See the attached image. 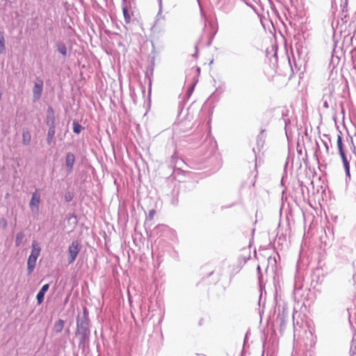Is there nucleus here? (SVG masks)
<instances>
[{
    "instance_id": "obj_3",
    "label": "nucleus",
    "mask_w": 356,
    "mask_h": 356,
    "mask_svg": "<svg viewBox=\"0 0 356 356\" xmlns=\"http://www.w3.org/2000/svg\"><path fill=\"white\" fill-rule=\"evenodd\" d=\"M80 250H81L80 242L78 241H72V243L69 245L68 250H67L68 263L69 264H72L75 261Z\"/></svg>"
},
{
    "instance_id": "obj_15",
    "label": "nucleus",
    "mask_w": 356,
    "mask_h": 356,
    "mask_svg": "<svg viewBox=\"0 0 356 356\" xmlns=\"http://www.w3.org/2000/svg\"><path fill=\"white\" fill-rule=\"evenodd\" d=\"M81 130V126L79 125L78 123H73V131L74 133L79 134Z\"/></svg>"
},
{
    "instance_id": "obj_5",
    "label": "nucleus",
    "mask_w": 356,
    "mask_h": 356,
    "mask_svg": "<svg viewBox=\"0 0 356 356\" xmlns=\"http://www.w3.org/2000/svg\"><path fill=\"white\" fill-rule=\"evenodd\" d=\"M40 202V195L39 193L35 192L32 195L31 200L30 201V207L32 210L35 209L38 210L39 204Z\"/></svg>"
},
{
    "instance_id": "obj_9",
    "label": "nucleus",
    "mask_w": 356,
    "mask_h": 356,
    "mask_svg": "<svg viewBox=\"0 0 356 356\" xmlns=\"http://www.w3.org/2000/svg\"><path fill=\"white\" fill-rule=\"evenodd\" d=\"M66 165L70 168V170H72L74 163V156L72 154L68 153L66 156L65 159Z\"/></svg>"
},
{
    "instance_id": "obj_11",
    "label": "nucleus",
    "mask_w": 356,
    "mask_h": 356,
    "mask_svg": "<svg viewBox=\"0 0 356 356\" xmlns=\"http://www.w3.org/2000/svg\"><path fill=\"white\" fill-rule=\"evenodd\" d=\"M24 237V234L23 232H19L16 236V241L15 243L17 246H19L21 243Z\"/></svg>"
},
{
    "instance_id": "obj_6",
    "label": "nucleus",
    "mask_w": 356,
    "mask_h": 356,
    "mask_svg": "<svg viewBox=\"0 0 356 356\" xmlns=\"http://www.w3.org/2000/svg\"><path fill=\"white\" fill-rule=\"evenodd\" d=\"M49 286L48 284H44L42 287V289L40 290V291L38 293L36 298H37L38 305H40L43 302L44 298V294L47 292V291L48 290Z\"/></svg>"
},
{
    "instance_id": "obj_18",
    "label": "nucleus",
    "mask_w": 356,
    "mask_h": 356,
    "mask_svg": "<svg viewBox=\"0 0 356 356\" xmlns=\"http://www.w3.org/2000/svg\"><path fill=\"white\" fill-rule=\"evenodd\" d=\"M47 113H48V115H54V110L52 109V108L49 107L48 108Z\"/></svg>"
},
{
    "instance_id": "obj_17",
    "label": "nucleus",
    "mask_w": 356,
    "mask_h": 356,
    "mask_svg": "<svg viewBox=\"0 0 356 356\" xmlns=\"http://www.w3.org/2000/svg\"><path fill=\"white\" fill-rule=\"evenodd\" d=\"M155 214V211L154 209L150 210L149 212V216L150 218H152Z\"/></svg>"
},
{
    "instance_id": "obj_10",
    "label": "nucleus",
    "mask_w": 356,
    "mask_h": 356,
    "mask_svg": "<svg viewBox=\"0 0 356 356\" xmlns=\"http://www.w3.org/2000/svg\"><path fill=\"white\" fill-rule=\"evenodd\" d=\"M54 327L57 332H61L64 327V321L63 320H58L56 322Z\"/></svg>"
},
{
    "instance_id": "obj_12",
    "label": "nucleus",
    "mask_w": 356,
    "mask_h": 356,
    "mask_svg": "<svg viewBox=\"0 0 356 356\" xmlns=\"http://www.w3.org/2000/svg\"><path fill=\"white\" fill-rule=\"evenodd\" d=\"M5 40L2 33H0V54L4 52L5 50Z\"/></svg>"
},
{
    "instance_id": "obj_2",
    "label": "nucleus",
    "mask_w": 356,
    "mask_h": 356,
    "mask_svg": "<svg viewBox=\"0 0 356 356\" xmlns=\"http://www.w3.org/2000/svg\"><path fill=\"white\" fill-rule=\"evenodd\" d=\"M337 145L339 150V155L343 162V167L345 168L346 177L350 179V163L349 160L347 158V156L344 149V145L342 142V136L341 133L337 135Z\"/></svg>"
},
{
    "instance_id": "obj_4",
    "label": "nucleus",
    "mask_w": 356,
    "mask_h": 356,
    "mask_svg": "<svg viewBox=\"0 0 356 356\" xmlns=\"http://www.w3.org/2000/svg\"><path fill=\"white\" fill-rule=\"evenodd\" d=\"M43 89V81L42 80H39L38 81L35 83L33 93V97L35 99L38 100L41 96L42 92Z\"/></svg>"
},
{
    "instance_id": "obj_13",
    "label": "nucleus",
    "mask_w": 356,
    "mask_h": 356,
    "mask_svg": "<svg viewBox=\"0 0 356 356\" xmlns=\"http://www.w3.org/2000/svg\"><path fill=\"white\" fill-rule=\"evenodd\" d=\"M31 140V134L29 132L23 134V142L24 145H29Z\"/></svg>"
},
{
    "instance_id": "obj_16",
    "label": "nucleus",
    "mask_w": 356,
    "mask_h": 356,
    "mask_svg": "<svg viewBox=\"0 0 356 356\" xmlns=\"http://www.w3.org/2000/svg\"><path fill=\"white\" fill-rule=\"evenodd\" d=\"M59 51L63 54V55H65L66 53H67V49H66V47L65 46H63L61 48L59 49Z\"/></svg>"
},
{
    "instance_id": "obj_7",
    "label": "nucleus",
    "mask_w": 356,
    "mask_h": 356,
    "mask_svg": "<svg viewBox=\"0 0 356 356\" xmlns=\"http://www.w3.org/2000/svg\"><path fill=\"white\" fill-rule=\"evenodd\" d=\"M37 259L38 258H36V257H32L31 256L29 257V259H28V261H27L28 274L30 275L33 271V269H34V268L35 266Z\"/></svg>"
},
{
    "instance_id": "obj_14",
    "label": "nucleus",
    "mask_w": 356,
    "mask_h": 356,
    "mask_svg": "<svg viewBox=\"0 0 356 356\" xmlns=\"http://www.w3.org/2000/svg\"><path fill=\"white\" fill-rule=\"evenodd\" d=\"M124 17L125 19L126 22H129L130 21V16L129 14V11L126 7H124L122 9Z\"/></svg>"
},
{
    "instance_id": "obj_8",
    "label": "nucleus",
    "mask_w": 356,
    "mask_h": 356,
    "mask_svg": "<svg viewBox=\"0 0 356 356\" xmlns=\"http://www.w3.org/2000/svg\"><path fill=\"white\" fill-rule=\"evenodd\" d=\"M41 248L36 241L32 243V250L29 256L38 258L40 255Z\"/></svg>"
},
{
    "instance_id": "obj_1",
    "label": "nucleus",
    "mask_w": 356,
    "mask_h": 356,
    "mask_svg": "<svg viewBox=\"0 0 356 356\" xmlns=\"http://www.w3.org/2000/svg\"><path fill=\"white\" fill-rule=\"evenodd\" d=\"M76 334L81 336V339L84 341L86 338H88L90 330H89V323L86 312H84V315L81 319L78 318L76 322Z\"/></svg>"
}]
</instances>
